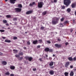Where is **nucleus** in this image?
Returning a JSON list of instances; mask_svg holds the SVG:
<instances>
[{"label": "nucleus", "mask_w": 76, "mask_h": 76, "mask_svg": "<svg viewBox=\"0 0 76 76\" xmlns=\"http://www.w3.org/2000/svg\"><path fill=\"white\" fill-rule=\"evenodd\" d=\"M70 3H71V0H64V4L66 7H68Z\"/></svg>", "instance_id": "f257e3e1"}, {"label": "nucleus", "mask_w": 76, "mask_h": 76, "mask_svg": "<svg viewBox=\"0 0 76 76\" xmlns=\"http://www.w3.org/2000/svg\"><path fill=\"white\" fill-rule=\"evenodd\" d=\"M58 21V18H53L52 21L53 25L57 24Z\"/></svg>", "instance_id": "f03ea898"}, {"label": "nucleus", "mask_w": 76, "mask_h": 76, "mask_svg": "<svg viewBox=\"0 0 76 76\" xmlns=\"http://www.w3.org/2000/svg\"><path fill=\"white\" fill-rule=\"evenodd\" d=\"M44 3L42 2H40L38 3V7L39 8H42V6L44 5Z\"/></svg>", "instance_id": "7ed1b4c3"}, {"label": "nucleus", "mask_w": 76, "mask_h": 76, "mask_svg": "<svg viewBox=\"0 0 76 76\" xmlns=\"http://www.w3.org/2000/svg\"><path fill=\"white\" fill-rule=\"evenodd\" d=\"M70 65V62L69 61L66 62L65 64V66L66 68H67Z\"/></svg>", "instance_id": "20e7f679"}, {"label": "nucleus", "mask_w": 76, "mask_h": 76, "mask_svg": "<svg viewBox=\"0 0 76 76\" xmlns=\"http://www.w3.org/2000/svg\"><path fill=\"white\" fill-rule=\"evenodd\" d=\"M17 0H10V1L11 4H15Z\"/></svg>", "instance_id": "39448f33"}, {"label": "nucleus", "mask_w": 76, "mask_h": 76, "mask_svg": "<svg viewBox=\"0 0 76 76\" xmlns=\"http://www.w3.org/2000/svg\"><path fill=\"white\" fill-rule=\"evenodd\" d=\"M55 45L56 47H57V48H60V47H61V45H59L58 44H56Z\"/></svg>", "instance_id": "423d86ee"}, {"label": "nucleus", "mask_w": 76, "mask_h": 76, "mask_svg": "<svg viewBox=\"0 0 76 76\" xmlns=\"http://www.w3.org/2000/svg\"><path fill=\"white\" fill-rule=\"evenodd\" d=\"M26 59H28L29 61H32V58L31 57H26Z\"/></svg>", "instance_id": "0eeeda50"}, {"label": "nucleus", "mask_w": 76, "mask_h": 76, "mask_svg": "<svg viewBox=\"0 0 76 76\" xmlns=\"http://www.w3.org/2000/svg\"><path fill=\"white\" fill-rule=\"evenodd\" d=\"M49 73L51 75H53L54 73V71L53 70H51L49 71Z\"/></svg>", "instance_id": "6e6552de"}, {"label": "nucleus", "mask_w": 76, "mask_h": 76, "mask_svg": "<svg viewBox=\"0 0 76 76\" xmlns=\"http://www.w3.org/2000/svg\"><path fill=\"white\" fill-rule=\"evenodd\" d=\"M2 64L4 66L7 64V62L5 61H3L2 62Z\"/></svg>", "instance_id": "1a4fd4ad"}, {"label": "nucleus", "mask_w": 76, "mask_h": 76, "mask_svg": "<svg viewBox=\"0 0 76 76\" xmlns=\"http://www.w3.org/2000/svg\"><path fill=\"white\" fill-rule=\"evenodd\" d=\"M33 12L32 11H29L26 12V15H29V14H31Z\"/></svg>", "instance_id": "9d476101"}, {"label": "nucleus", "mask_w": 76, "mask_h": 76, "mask_svg": "<svg viewBox=\"0 0 76 76\" xmlns=\"http://www.w3.org/2000/svg\"><path fill=\"white\" fill-rule=\"evenodd\" d=\"M22 8V5L21 4H19V12H21Z\"/></svg>", "instance_id": "9b49d317"}, {"label": "nucleus", "mask_w": 76, "mask_h": 76, "mask_svg": "<svg viewBox=\"0 0 76 76\" xmlns=\"http://www.w3.org/2000/svg\"><path fill=\"white\" fill-rule=\"evenodd\" d=\"M13 51L14 54H17L18 52V50L16 49H14L13 50Z\"/></svg>", "instance_id": "f8f14e48"}, {"label": "nucleus", "mask_w": 76, "mask_h": 76, "mask_svg": "<svg viewBox=\"0 0 76 76\" xmlns=\"http://www.w3.org/2000/svg\"><path fill=\"white\" fill-rule=\"evenodd\" d=\"M33 44H38V40H36L33 41Z\"/></svg>", "instance_id": "ddd939ff"}, {"label": "nucleus", "mask_w": 76, "mask_h": 76, "mask_svg": "<svg viewBox=\"0 0 76 76\" xmlns=\"http://www.w3.org/2000/svg\"><path fill=\"white\" fill-rule=\"evenodd\" d=\"M70 75V76H73V75H74V72L73 71H71Z\"/></svg>", "instance_id": "4468645a"}, {"label": "nucleus", "mask_w": 76, "mask_h": 76, "mask_svg": "<svg viewBox=\"0 0 76 76\" xmlns=\"http://www.w3.org/2000/svg\"><path fill=\"white\" fill-rule=\"evenodd\" d=\"M15 10L16 12H19V8H15Z\"/></svg>", "instance_id": "2eb2a0df"}, {"label": "nucleus", "mask_w": 76, "mask_h": 76, "mask_svg": "<svg viewBox=\"0 0 76 76\" xmlns=\"http://www.w3.org/2000/svg\"><path fill=\"white\" fill-rule=\"evenodd\" d=\"M5 42H11V41L10 40H8V39H6L5 40Z\"/></svg>", "instance_id": "dca6fc26"}, {"label": "nucleus", "mask_w": 76, "mask_h": 76, "mask_svg": "<svg viewBox=\"0 0 76 76\" xmlns=\"http://www.w3.org/2000/svg\"><path fill=\"white\" fill-rule=\"evenodd\" d=\"M76 6V4L75 3H73L72 4V8H74Z\"/></svg>", "instance_id": "f3484780"}, {"label": "nucleus", "mask_w": 76, "mask_h": 76, "mask_svg": "<svg viewBox=\"0 0 76 76\" xmlns=\"http://www.w3.org/2000/svg\"><path fill=\"white\" fill-rule=\"evenodd\" d=\"M10 69H11V70H14V69H15V66H11L10 67Z\"/></svg>", "instance_id": "a211bd4d"}, {"label": "nucleus", "mask_w": 76, "mask_h": 76, "mask_svg": "<svg viewBox=\"0 0 76 76\" xmlns=\"http://www.w3.org/2000/svg\"><path fill=\"white\" fill-rule=\"evenodd\" d=\"M68 59L69 61H72V60H73V58H72V57H69L68 58Z\"/></svg>", "instance_id": "6ab92c4d"}, {"label": "nucleus", "mask_w": 76, "mask_h": 76, "mask_svg": "<svg viewBox=\"0 0 76 76\" xmlns=\"http://www.w3.org/2000/svg\"><path fill=\"white\" fill-rule=\"evenodd\" d=\"M45 51H46L47 52H48V51H49V48H46L45 49Z\"/></svg>", "instance_id": "aec40b11"}, {"label": "nucleus", "mask_w": 76, "mask_h": 76, "mask_svg": "<svg viewBox=\"0 0 76 76\" xmlns=\"http://www.w3.org/2000/svg\"><path fill=\"white\" fill-rule=\"evenodd\" d=\"M53 64H54V62H51L50 63L49 65L50 66H53Z\"/></svg>", "instance_id": "412c9836"}, {"label": "nucleus", "mask_w": 76, "mask_h": 76, "mask_svg": "<svg viewBox=\"0 0 76 76\" xmlns=\"http://www.w3.org/2000/svg\"><path fill=\"white\" fill-rule=\"evenodd\" d=\"M6 18H11V15H7L6 16Z\"/></svg>", "instance_id": "4be33fe9"}, {"label": "nucleus", "mask_w": 76, "mask_h": 76, "mask_svg": "<svg viewBox=\"0 0 76 76\" xmlns=\"http://www.w3.org/2000/svg\"><path fill=\"white\" fill-rule=\"evenodd\" d=\"M64 75L65 76H68V75H69V72H65L64 73Z\"/></svg>", "instance_id": "5701e85b"}, {"label": "nucleus", "mask_w": 76, "mask_h": 76, "mask_svg": "<svg viewBox=\"0 0 76 76\" xmlns=\"http://www.w3.org/2000/svg\"><path fill=\"white\" fill-rule=\"evenodd\" d=\"M39 43L40 44H41L42 43V39H39L38 40Z\"/></svg>", "instance_id": "b1692460"}, {"label": "nucleus", "mask_w": 76, "mask_h": 76, "mask_svg": "<svg viewBox=\"0 0 76 76\" xmlns=\"http://www.w3.org/2000/svg\"><path fill=\"white\" fill-rule=\"evenodd\" d=\"M67 11L68 12H70L71 10L70 8H68L67 10Z\"/></svg>", "instance_id": "393cba45"}, {"label": "nucleus", "mask_w": 76, "mask_h": 76, "mask_svg": "<svg viewBox=\"0 0 76 76\" xmlns=\"http://www.w3.org/2000/svg\"><path fill=\"white\" fill-rule=\"evenodd\" d=\"M3 23H6L7 22V20H3Z\"/></svg>", "instance_id": "a878e982"}, {"label": "nucleus", "mask_w": 76, "mask_h": 76, "mask_svg": "<svg viewBox=\"0 0 76 76\" xmlns=\"http://www.w3.org/2000/svg\"><path fill=\"white\" fill-rule=\"evenodd\" d=\"M5 75H10V73L9 72H7L5 73Z\"/></svg>", "instance_id": "bb28decb"}, {"label": "nucleus", "mask_w": 76, "mask_h": 76, "mask_svg": "<svg viewBox=\"0 0 76 76\" xmlns=\"http://www.w3.org/2000/svg\"><path fill=\"white\" fill-rule=\"evenodd\" d=\"M15 57L17 58H18V57H19V55L16 54L15 55Z\"/></svg>", "instance_id": "cd10ccee"}, {"label": "nucleus", "mask_w": 76, "mask_h": 76, "mask_svg": "<svg viewBox=\"0 0 76 76\" xmlns=\"http://www.w3.org/2000/svg\"><path fill=\"white\" fill-rule=\"evenodd\" d=\"M46 14L47 12L46 11H45L42 13V14L43 15H46Z\"/></svg>", "instance_id": "c85d7f7f"}, {"label": "nucleus", "mask_w": 76, "mask_h": 76, "mask_svg": "<svg viewBox=\"0 0 76 76\" xmlns=\"http://www.w3.org/2000/svg\"><path fill=\"white\" fill-rule=\"evenodd\" d=\"M13 39H18V37H16L14 36L13 37Z\"/></svg>", "instance_id": "c756f323"}, {"label": "nucleus", "mask_w": 76, "mask_h": 76, "mask_svg": "<svg viewBox=\"0 0 76 76\" xmlns=\"http://www.w3.org/2000/svg\"><path fill=\"white\" fill-rule=\"evenodd\" d=\"M23 53H22V52H20V53H19V55L20 56H23Z\"/></svg>", "instance_id": "7c9ffc66"}, {"label": "nucleus", "mask_w": 76, "mask_h": 76, "mask_svg": "<svg viewBox=\"0 0 76 76\" xmlns=\"http://www.w3.org/2000/svg\"><path fill=\"white\" fill-rule=\"evenodd\" d=\"M49 52H53V50L52 49H49Z\"/></svg>", "instance_id": "2f4dec72"}, {"label": "nucleus", "mask_w": 76, "mask_h": 76, "mask_svg": "<svg viewBox=\"0 0 76 76\" xmlns=\"http://www.w3.org/2000/svg\"><path fill=\"white\" fill-rule=\"evenodd\" d=\"M13 21H15L17 20V18H13Z\"/></svg>", "instance_id": "473e14b6"}, {"label": "nucleus", "mask_w": 76, "mask_h": 76, "mask_svg": "<svg viewBox=\"0 0 76 76\" xmlns=\"http://www.w3.org/2000/svg\"><path fill=\"white\" fill-rule=\"evenodd\" d=\"M61 8L62 9H65V6H61Z\"/></svg>", "instance_id": "72a5a7b5"}, {"label": "nucleus", "mask_w": 76, "mask_h": 76, "mask_svg": "<svg viewBox=\"0 0 76 76\" xmlns=\"http://www.w3.org/2000/svg\"><path fill=\"white\" fill-rule=\"evenodd\" d=\"M64 18H62L61 19V22H63V20H64Z\"/></svg>", "instance_id": "f704fd0d"}, {"label": "nucleus", "mask_w": 76, "mask_h": 76, "mask_svg": "<svg viewBox=\"0 0 76 76\" xmlns=\"http://www.w3.org/2000/svg\"><path fill=\"white\" fill-rule=\"evenodd\" d=\"M60 26H61V27H63V26H63V24H62V23H61L60 24Z\"/></svg>", "instance_id": "c9c22d12"}, {"label": "nucleus", "mask_w": 76, "mask_h": 76, "mask_svg": "<svg viewBox=\"0 0 76 76\" xmlns=\"http://www.w3.org/2000/svg\"><path fill=\"white\" fill-rule=\"evenodd\" d=\"M27 44H28V45H30L31 43L29 42V41H28L27 42Z\"/></svg>", "instance_id": "e433bc0d"}, {"label": "nucleus", "mask_w": 76, "mask_h": 76, "mask_svg": "<svg viewBox=\"0 0 76 76\" xmlns=\"http://www.w3.org/2000/svg\"><path fill=\"white\" fill-rule=\"evenodd\" d=\"M46 42L48 43V44H51V42L50 41V40H48L46 41Z\"/></svg>", "instance_id": "4c0bfd02"}, {"label": "nucleus", "mask_w": 76, "mask_h": 76, "mask_svg": "<svg viewBox=\"0 0 76 76\" xmlns=\"http://www.w3.org/2000/svg\"><path fill=\"white\" fill-rule=\"evenodd\" d=\"M0 31L1 32H4V30H0Z\"/></svg>", "instance_id": "58836bf2"}, {"label": "nucleus", "mask_w": 76, "mask_h": 76, "mask_svg": "<svg viewBox=\"0 0 76 76\" xmlns=\"http://www.w3.org/2000/svg\"><path fill=\"white\" fill-rule=\"evenodd\" d=\"M44 29V27L43 26H42L41 27V29H42V30H43Z\"/></svg>", "instance_id": "ea45409f"}, {"label": "nucleus", "mask_w": 76, "mask_h": 76, "mask_svg": "<svg viewBox=\"0 0 76 76\" xmlns=\"http://www.w3.org/2000/svg\"><path fill=\"white\" fill-rule=\"evenodd\" d=\"M23 57H21L20 58L19 60H22V59H23Z\"/></svg>", "instance_id": "a19ab883"}, {"label": "nucleus", "mask_w": 76, "mask_h": 76, "mask_svg": "<svg viewBox=\"0 0 76 76\" xmlns=\"http://www.w3.org/2000/svg\"><path fill=\"white\" fill-rule=\"evenodd\" d=\"M39 60L40 61H43L42 60V58H40L39 59Z\"/></svg>", "instance_id": "79ce46f5"}, {"label": "nucleus", "mask_w": 76, "mask_h": 76, "mask_svg": "<svg viewBox=\"0 0 76 76\" xmlns=\"http://www.w3.org/2000/svg\"><path fill=\"white\" fill-rule=\"evenodd\" d=\"M33 71H36L37 69L36 68H34L33 69Z\"/></svg>", "instance_id": "37998d69"}, {"label": "nucleus", "mask_w": 76, "mask_h": 76, "mask_svg": "<svg viewBox=\"0 0 76 76\" xmlns=\"http://www.w3.org/2000/svg\"><path fill=\"white\" fill-rule=\"evenodd\" d=\"M73 60H74V61H76V57H74L73 58Z\"/></svg>", "instance_id": "c03bdc74"}, {"label": "nucleus", "mask_w": 76, "mask_h": 76, "mask_svg": "<svg viewBox=\"0 0 76 76\" xmlns=\"http://www.w3.org/2000/svg\"><path fill=\"white\" fill-rule=\"evenodd\" d=\"M53 1L54 3H56L57 1V0H53Z\"/></svg>", "instance_id": "a18cd8bd"}, {"label": "nucleus", "mask_w": 76, "mask_h": 76, "mask_svg": "<svg viewBox=\"0 0 76 76\" xmlns=\"http://www.w3.org/2000/svg\"><path fill=\"white\" fill-rule=\"evenodd\" d=\"M64 23H68V21H65Z\"/></svg>", "instance_id": "49530a36"}, {"label": "nucleus", "mask_w": 76, "mask_h": 76, "mask_svg": "<svg viewBox=\"0 0 76 76\" xmlns=\"http://www.w3.org/2000/svg\"><path fill=\"white\" fill-rule=\"evenodd\" d=\"M2 55H3V53L0 52V56H2Z\"/></svg>", "instance_id": "de8ad7c7"}, {"label": "nucleus", "mask_w": 76, "mask_h": 76, "mask_svg": "<svg viewBox=\"0 0 76 76\" xmlns=\"http://www.w3.org/2000/svg\"><path fill=\"white\" fill-rule=\"evenodd\" d=\"M70 68H71V69H72V68H73V66L71 65L70 66Z\"/></svg>", "instance_id": "09e8293b"}, {"label": "nucleus", "mask_w": 76, "mask_h": 76, "mask_svg": "<svg viewBox=\"0 0 76 76\" xmlns=\"http://www.w3.org/2000/svg\"><path fill=\"white\" fill-rule=\"evenodd\" d=\"M10 76H14V75L12 74L10 75Z\"/></svg>", "instance_id": "8fccbe9b"}, {"label": "nucleus", "mask_w": 76, "mask_h": 76, "mask_svg": "<svg viewBox=\"0 0 76 76\" xmlns=\"http://www.w3.org/2000/svg\"><path fill=\"white\" fill-rule=\"evenodd\" d=\"M66 45H68V42H66L65 43Z\"/></svg>", "instance_id": "3c124183"}, {"label": "nucleus", "mask_w": 76, "mask_h": 76, "mask_svg": "<svg viewBox=\"0 0 76 76\" xmlns=\"http://www.w3.org/2000/svg\"><path fill=\"white\" fill-rule=\"evenodd\" d=\"M50 67L51 69H54V66H53L51 67Z\"/></svg>", "instance_id": "603ef678"}, {"label": "nucleus", "mask_w": 76, "mask_h": 76, "mask_svg": "<svg viewBox=\"0 0 76 76\" xmlns=\"http://www.w3.org/2000/svg\"><path fill=\"white\" fill-rule=\"evenodd\" d=\"M70 31L71 32H73V29H71Z\"/></svg>", "instance_id": "864d4df0"}, {"label": "nucleus", "mask_w": 76, "mask_h": 76, "mask_svg": "<svg viewBox=\"0 0 76 76\" xmlns=\"http://www.w3.org/2000/svg\"><path fill=\"white\" fill-rule=\"evenodd\" d=\"M2 38H3V39H4L6 38V37H2Z\"/></svg>", "instance_id": "5fc2aeb1"}, {"label": "nucleus", "mask_w": 76, "mask_h": 76, "mask_svg": "<svg viewBox=\"0 0 76 76\" xmlns=\"http://www.w3.org/2000/svg\"><path fill=\"white\" fill-rule=\"evenodd\" d=\"M32 4H33V5H34V4H35V2H33V3H32Z\"/></svg>", "instance_id": "6e6d98bb"}, {"label": "nucleus", "mask_w": 76, "mask_h": 76, "mask_svg": "<svg viewBox=\"0 0 76 76\" xmlns=\"http://www.w3.org/2000/svg\"><path fill=\"white\" fill-rule=\"evenodd\" d=\"M24 49H25V50H26V47H24L23 48Z\"/></svg>", "instance_id": "4d7b16f0"}, {"label": "nucleus", "mask_w": 76, "mask_h": 76, "mask_svg": "<svg viewBox=\"0 0 76 76\" xmlns=\"http://www.w3.org/2000/svg\"><path fill=\"white\" fill-rule=\"evenodd\" d=\"M37 48H40V45H38L37 46Z\"/></svg>", "instance_id": "13d9d810"}, {"label": "nucleus", "mask_w": 76, "mask_h": 76, "mask_svg": "<svg viewBox=\"0 0 76 76\" xmlns=\"http://www.w3.org/2000/svg\"><path fill=\"white\" fill-rule=\"evenodd\" d=\"M32 5H33V4H30V5H29V6H32Z\"/></svg>", "instance_id": "bf43d9fd"}, {"label": "nucleus", "mask_w": 76, "mask_h": 76, "mask_svg": "<svg viewBox=\"0 0 76 76\" xmlns=\"http://www.w3.org/2000/svg\"><path fill=\"white\" fill-rule=\"evenodd\" d=\"M6 25H7V26H8V25H9V24H7V23H6Z\"/></svg>", "instance_id": "052dcab7"}, {"label": "nucleus", "mask_w": 76, "mask_h": 76, "mask_svg": "<svg viewBox=\"0 0 76 76\" xmlns=\"http://www.w3.org/2000/svg\"><path fill=\"white\" fill-rule=\"evenodd\" d=\"M53 57H55V55H54V54L53 55Z\"/></svg>", "instance_id": "680f3d73"}, {"label": "nucleus", "mask_w": 76, "mask_h": 76, "mask_svg": "<svg viewBox=\"0 0 76 76\" xmlns=\"http://www.w3.org/2000/svg\"><path fill=\"white\" fill-rule=\"evenodd\" d=\"M73 22H75V20H72Z\"/></svg>", "instance_id": "e2e57ef3"}, {"label": "nucleus", "mask_w": 76, "mask_h": 76, "mask_svg": "<svg viewBox=\"0 0 76 76\" xmlns=\"http://www.w3.org/2000/svg\"><path fill=\"white\" fill-rule=\"evenodd\" d=\"M58 40L59 41H61V40H60V39H58Z\"/></svg>", "instance_id": "0e129e2a"}, {"label": "nucleus", "mask_w": 76, "mask_h": 76, "mask_svg": "<svg viewBox=\"0 0 76 76\" xmlns=\"http://www.w3.org/2000/svg\"><path fill=\"white\" fill-rule=\"evenodd\" d=\"M46 57H48V55H46Z\"/></svg>", "instance_id": "69168bd1"}, {"label": "nucleus", "mask_w": 76, "mask_h": 76, "mask_svg": "<svg viewBox=\"0 0 76 76\" xmlns=\"http://www.w3.org/2000/svg\"><path fill=\"white\" fill-rule=\"evenodd\" d=\"M5 1H7L8 0H5Z\"/></svg>", "instance_id": "338daca9"}, {"label": "nucleus", "mask_w": 76, "mask_h": 76, "mask_svg": "<svg viewBox=\"0 0 76 76\" xmlns=\"http://www.w3.org/2000/svg\"><path fill=\"white\" fill-rule=\"evenodd\" d=\"M74 70H76V68L74 69Z\"/></svg>", "instance_id": "774afa93"}]
</instances>
